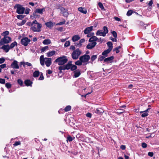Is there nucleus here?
<instances>
[{
    "mask_svg": "<svg viewBox=\"0 0 159 159\" xmlns=\"http://www.w3.org/2000/svg\"><path fill=\"white\" fill-rule=\"evenodd\" d=\"M5 59L3 57H2L0 58V64L4 63L5 61Z\"/></svg>",
    "mask_w": 159,
    "mask_h": 159,
    "instance_id": "nucleus-50",
    "label": "nucleus"
},
{
    "mask_svg": "<svg viewBox=\"0 0 159 159\" xmlns=\"http://www.w3.org/2000/svg\"><path fill=\"white\" fill-rule=\"evenodd\" d=\"M3 45L1 48V49L4 50L6 52H8L10 49L9 45H5L4 44Z\"/></svg>",
    "mask_w": 159,
    "mask_h": 159,
    "instance_id": "nucleus-13",
    "label": "nucleus"
},
{
    "mask_svg": "<svg viewBox=\"0 0 159 159\" xmlns=\"http://www.w3.org/2000/svg\"><path fill=\"white\" fill-rule=\"evenodd\" d=\"M68 59L65 56L59 57L55 60L56 62L58 63L59 65H63L66 63Z\"/></svg>",
    "mask_w": 159,
    "mask_h": 159,
    "instance_id": "nucleus-3",
    "label": "nucleus"
},
{
    "mask_svg": "<svg viewBox=\"0 0 159 159\" xmlns=\"http://www.w3.org/2000/svg\"><path fill=\"white\" fill-rule=\"evenodd\" d=\"M103 34H104L103 33V31H102V30H98L97 31L96 33V35L97 36L100 35V36H103Z\"/></svg>",
    "mask_w": 159,
    "mask_h": 159,
    "instance_id": "nucleus-30",
    "label": "nucleus"
},
{
    "mask_svg": "<svg viewBox=\"0 0 159 159\" xmlns=\"http://www.w3.org/2000/svg\"><path fill=\"white\" fill-rule=\"evenodd\" d=\"M74 139L75 137L72 138L70 136H68L67 137V140L69 141V142H71Z\"/></svg>",
    "mask_w": 159,
    "mask_h": 159,
    "instance_id": "nucleus-35",
    "label": "nucleus"
},
{
    "mask_svg": "<svg viewBox=\"0 0 159 159\" xmlns=\"http://www.w3.org/2000/svg\"><path fill=\"white\" fill-rule=\"evenodd\" d=\"M96 42H93L88 43L86 46V48L89 49H91L93 48L96 45Z\"/></svg>",
    "mask_w": 159,
    "mask_h": 159,
    "instance_id": "nucleus-12",
    "label": "nucleus"
},
{
    "mask_svg": "<svg viewBox=\"0 0 159 159\" xmlns=\"http://www.w3.org/2000/svg\"><path fill=\"white\" fill-rule=\"evenodd\" d=\"M73 73L74 74V76L75 78L78 77L81 74L80 71L78 70L74 71Z\"/></svg>",
    "mask_w": 159,
    "mask_h": 159,
    "instance_id": "nucleus-22",
    "label": "nucleus"
},
{
    "mask_svg": "<svg viewBox=\"0 0 159 159\" xmlns=\"http://www.w3.org/2000/svg\"><path fill=\"white\" fill-rule=\"evenodd\" d=\"M140 25L141 26H143V28L144 29H146L147 25H146L143 22H142V21L140 22Z\"/></svg>",
    "mask_w": 159,
    "mask_h": 159,
    "instance_id": "nucleus-46",
    "label": "nucleus"
},
{
    "mask_svg": "<svg viewBox=\"0 0 159 159\" xmlns=\"http://www.w3.org/2000/svg\"><path fill=\"white\" fill-rule=\"evenodd\" d=\"M105 57H104L103 55L101 56L100 55L99 56V58H98V61H102L103 60H104V58H105Z\"/></svg>",
    "mask_w": 159,
    "mask_h": 159,
    "instance_id": "nucleus-41",
    "label": "nucleus"
},
{
    "mask_svg": "<svg viewBox=\"0 0 159 159\" xmlns=\"http://www.w3.org/2000/svg\"><path fill=\"white\" fill-rule=\"evenodd\" d=\"M110 39L113 42H116L117 41L116 39V38H114L112 37H111L110 38Z\"/></svg>",
    "mask_w": 159,
    "mask_h": 159,
    "instance_id": "nucleus-62",
    "label": "nucleus"
},
{
    "mask_svg": "<svg viewBox=\"0 0 159 159\" xmlns=\"http://www.w3.org/2000/svg\"><path fill=\"white\" fill-rule=\"evenodd\" d=\"M30 40L28 38L25 37L23 38L20 41L21 43L24 46H26L30 42Z\"/></svg>",
    "mask_w": 159,
    "mask_h": 159,
    "instance_id": "nucleus-8",
    "label": "nucleus"
},
{
    "mask_svg": "<svg viewBox=\"0 0 159 159\" xmlns=\"http://www.w3.org/2000/svg\"><path fill=\"white\" fill-rule=\"evenodd\" d=\"M113 36L115 38H117V34L116 32L115 31H113L111 32Z\"/></svg>",
    "mask_w": 159,
    "mask_h": 159,
    "instance_id": "nucleus-40",
    "label": "nucleus"
},
{
    "mask_svg": "<svg viewBox=\"0 0 159 159\" xmlns=\"http://www.w3.org/2000/svg\"><path fill=\"white\" fill-rule=\"evenodd\" d=\"M86 116L87 117L91 118L92 117V115L91 113L88 112L86 114Z\"/></svg>",
    "mask_w": 159,
    "mask_h": 159,
    "instance_id": "nucleus-57",
    "label": "nucleus"
},
{
    "mask_svg": "<svg viewBox=\"0 0 159 159\" xmlns=\"http://www.w3.org/2000/svg\"><path fill=\"white\" fill-rule=\"evenodd\" d=\"M104 111L101 108H97L95 111V113L99 115H101L103 113Z\"/></svg>",
    "mask_w": 159,
    "mask_h": 159,
    "instance_id": "nucleus-17",
    "label": "nucleus"
},
{
    "mask_svg": "<svg viewBox=\"0 0 159 159\" xmlns=\"http://www.w3.org/2000/svg\"><path fill=\"white\" fill-rule=\"evenodd\" d=\"M82 63L83 62L81 61L80 60H78L77 61H76L75 63V64L76 65L78 66H80L82 65Z\"/></svg>",
    "mask_w": 159,
    "mask_h": 159,
    "instance_id": "nucleus-39",
    "label": "nucleus"
},
{
    "mask_svg": "<svg viewBox=\"0 0 159 159\" xmlns=\"http://www.w3.org/2000/svg\"><path fill=\"white\" fill-rule=\"evenodd\" d=\"M90 57L89 55L85 54L81 56L80 57L79 60L81 61L83 63H85L87 62L90 59Z\"/></svg>",
    "mask_w": 159,
    "mask_h": 159,
    "instance_id": "nucleus-9",
    "label": "nucleus"
},
{
    "mask_svg": "<svg viewBox=\"0 0 159 159\" xmlns=\"http://www.w3.org/2000/svg\"><path fill=\"white\" fill-rule=\"evenodd\" d=\"M11 66L13 69H18L19 68V66L18 64V62L15 60H14L11 63Z\"/></svg>",
    "mask_w": 159,
    "mask_h": 159,
    "instance_id": "nucleus-11",
    "label": "nucleus"
},
{
    "mask_svg": "<svg viewBox=\"0 0 159 159\" xmlns=\"http://www.w3.org/2000/svg\"><path fill=\"white\" fill-rule=\"evenodd\" d=\"M16 8V12L18 14H23L25 12V8L21 5H16L14 7V8Z\"/></svg>",
    "mask_w": 159,
    "mask_h": 159,
    "instance_id": "nucleus-4",
    "label": "nucleus"
},
{
    "mask_svg": "<svg viewBox=\"0 0 159 159\" xmlns=\"http://www.w3.org/2000/svg\"><path fill=\"white\" fill-rule=\"evenodd\" d=\"M26 22V20H23L21 21V22L17 23V25L19 26H22L25 24Z\"/></svg>",
    "mask_w": 159,
    "mask_h": 159,
    "instance_id": "nucleus-36",
    "label": "nucleus"
},
{
    "mask_svg": "<svg viewBox=\"0 0 159 159\" xmlns=\"http://www.w3.org/2000/svg\"><path fill=\"white\" fill-rule=\"evenodd\" d=\"M32 27L31 30L34 32H39L41 31L42 27L41 24L38 23L36 20H34L32 23H30Z\"/></svg>",
    "mask_w": 159,
    "mask_h": 159,
    "instance_id": "nucleus-2",
    "label": "nucleus"
},
{
    "mask_svg": "<svg viewBox=\"0 0 159 159\" xmlns=\"http://www.w3.org/2000/svg\"><path fill=\"white\" fill-rule=\"evenodd\" d=\"M44 79V76L43 75V74L42 73L40 75V76L39 78V80H43Z\"/></svg>",
    "mask_w": 159,
    "mask_h": 159,
    "instance_id": "nucleus-52",
    "label": "nucleus"
},
{
    "mask_svg": "<svg viewBox=\"0 0 159 159\" xmlns=\"http://www.w3.org/2000/svg\"><path fill=\"white\" fill-rule=\"evenodd\" d=\"M40 75V72L39 70H36L33 73V76L34 78L38 77Z\"/></svg>",
    "mask_w": 159,
    "mask_h": 159,
    "instance_id": "nucleus-28",
    "label": "nucleus"
},
{
    "mask_svg": "<svg viewBox=\"0 0 159 159\" xmlns=\"http://www.w3.org/2000/svg\"><path fill=\"white\" fill-rule=\"evenodd\" d=\"M107 45L108 47L107 49L111 51L113 48V44L111 42H108L107 43Z\"/></svg>",
    "mask_w": 159,
    "mask_h": 159,
    "instance_id": "nucleus-21",
    "label": "nucleus"
},
{
    "mask_svg": "<svg viewBox=\"0 0 159 159\" xmlns=\"http://www.w3.org/2000/svg\"><path fill=\"white\" fill-rule=\"evenodd\" d=\"M70 42L69 41H66L65 44H64V46L65 47H67L70 46Z\"/></svg>",
    "mask_w": 159,
    "mask_h": 159,
    "instance_id": "nucleus-48",
    "label": "nucleus"
},
{
    "mask_svg": "<svg viewBox=\"0 0 159 159\" xmlns=\"http://www.w3.org/2000/svg\"><path fill=\"white\" fill-rule=\"evenodd\" d=\"M87 35L88 37H91L94 34V33H89Z\"/></svg>",
    "mask_w": 159,
    "mask_h": 159,
    "instance_id": "nucleus-59",
    "label": "nucleus"
},
{
    "mask_svg": "<svg viewBox=\"0 0 159 159\" xmlns=\"http://www.w3.org/2000/svg\"><path fill=\"white\" fill-rule=\"evenodd\" d=\"M111 51L107 49L102 52V55L106 57H107V54L109 53Z\"/></svg>",
    "mask_w": 159,
    "mask_h": 159,
    "instance_id": "nucleus-27",
    "label": "nucleus"
},
{
    "mask_svg": "<svg viewBox=\"0 0 159 159\" xmlns=\"http://www.w3.org/2000/svg\"><path fill=\"white\" fill-rule=\"evenodd\" d=\"M11 41V39L10 37H5L2 39L0 41V45L2 46L5 44H8Z\"/></svg>",
    "mask_w": 159,
    "mask_h": 159,
    "instance_id": "nucleus-6",
    "label": "nucleus"
},
{
    "mask_svg": "<svg viewBox=\"0 0 159 159\" xmlns=\"http://www.w3.org/2000/svg\"><path fill=\"white\" fill-rule=\"evenodd\" d=\"M85 41V40L84 39H81L80 40L79 44L80 45H82V43H84Z\"/></svg>",
    "mask_w": 159,
    "mask_h": 159,
    "instance_id": "nucleus-56",
    "label": "nucleus"
},
{
    "mask_svg": "<svg viewBox=\"0 0 159 159\" xmlns=\"http://www.w3.org/2000/svg\"><path fill=\"white\" fill-rule=\"evenodd\" d=\"M103 32L104 34H103V36L105 37L106 36V34L108 33V30L106 26H104L103 27Z\"/></svg>",
    "mask_w": 159,
    "mask_h": 159,
    "instance_id": "nucleus-23",
    "label": "nucleus"
},
{
    "mask_svg": "<svg viewBox=\"0 0 159 159\" xmlns=\"http://www.w3.org/2000/svg\"><path fill=\"white\" fill-rule=\"evenodd\" d=\"M5 86L7 89H10V88L11 87V85L9 83H7L6 84H5Z\"/></svg>",
    "mask_w": 159,
    "mask_h": 159,
    "instance_id": "nucleus-45",
    "label": "nucleus"
},
{
    "mask_svg": "<svg viewBox=\"0 0 159 159\" xmlns=\"http://www.w3.org/2000/svg\"><path fill=\"white\" fill-rule=\"evenodd\" d=\"M9 34V32L8 31H6L3 32L1 34V35L2 36H3L4 37H7V36Z\"/></svg>",
    "mask_w": 159,
    "mask_h": 159,
    "instance_id": "nucleus-32",
    "label": "nucleus"
},
{
    "mask_svg": "<svg viewBox=\"0 0 159 159\" xmlns=\"http://www.w3.org/2000/svg\"><path fill=\"white\" fill-rule=\"evenodd\" d=\"M17 43L16 41L12 43L10 46V49H12L15 47V46H17Z\"/></svg>",
    "mask_w": 159,
    "mask_h": 159,
    "instance_id": "nucleus-31",
    "label": "nucleus"
},
{
    "mask_svg": "<svg viewBox=\"0 0 159 159\" xmlns=\"http://www.w3.org/2000/svg\"><path fill=\"white\" fill-rule=\"evenodd\" d=\"M81 52H82L81 50L79 49L74 50L71 54L72 58L73 59H77L81 54Z\"/></svg>",
    "mask_w": 159,
    "mask_h": 159,
    "instance_id": "nucleus-5",
    "label": "nucleus"
},
{
    "mask_svg": "<svg viewBox=\"0 0 159 159\" xmlns=\"http://www.w3.org/2000/svg\"><path fill=\"white\" fill-rule=\"evenodd\" d=\"M98 38L95 36H93L89 39V41L90 42H96L97 41Z\"/></svg>",
    "mask_w": 159,
    "mask_h": 159,
    "instance_id": "nucleus-20",
    "label": "nucleus"
},
{
    "mask_svg": "<svg viewBox=\"0 0 159 159\" xmlns=\"http://www.w3.org/2000/svg\"><path fill=\"white\" fill-rule=\"evenodd\" d=\"M30 9L29 8H27L25 10V14H28L29 13Z\"/></svg>",
    "mask_w": 159,
    "mask_h": 159,
    "instance_id": "nucleus-64",
    "label": "nucleus"
},
{
    "mask_svg": "<svg viewBox=\"0 0 159 159\" xmlns=\"http://www.w3.org/2000/svg\"><path fill=\"white\" fill-rule=\"evenodd\" d=\"M93 28L92 26L86 28L84 31V34H88L93 30Z\"/></svg>",
    "mask_w": 159,
    "mask_h": 159,
    "instance_id": "nucleus-14",
    "label": "nucleus"
},
{
    "mask_svg": "<svg viewBox=\"0 0 159 159\" xmlns=\"http://www.w3.org/2000/svg\"><path fill=\"white\" fill-rule=\"evenodd\" d=\"M98 6L101 9H102L103 8H104L101 2H99L98 3Z\"/></svg>",
    "mask_w": 159,
    "mask_h": 159,
    "instance_id": "nucleus-63",
    "label": "nucleus"
},
{
    "mask_svg": "<svg viewBox=\"0 0 159 159\" xmlns=\"http://www.w3.org/2000/svg\"><path fill=\"white\" fill-rule=\"evenodd\" d=\"M6 64H3L0 65V68L2 69H3L6 67Z\"/></svg>",
    "mask_w": 159,
    "mask_h": 159,
    "instance_id": "nucleus-55",
    "label": "nucleus"
},
{
    "mask_svg": "<svg viewBox=\"0 0 159 159\" xmlns=\"http://www.w3.org/2000/svg\"><path fill=\"white\" fill-rule=\"evenodd\" d=\"M48 46H45L42 48L41 49L42 52H44L46 50L48 49Z\"/></svg>",
    "mask_w": 159,
    "mask_h": 159,
    "instance_id": "nucleus-42",
    "label": "nucleus"
},
{
    "mask_svg": "<svg viewBox=\"0 0 159 159\" xmlns=\"http://www.w3.org/2000/svg\"><path fill=\"white\" fill-rule=\"evenodd\" d=\"M118 113L121 114L124 112V110L122 109H119L117 110Z\"/></svg>",
    "mask_w": 159,
    "mask_h": 159,
    "instance_id": "nucleus-58",
    "label": "nucleus"
},
{
    "mask_svg": "<svg viewBox=\"0 0 159 159\" xmlns=\"http://www.w3.org/2000/svg\"><path fill=\"white\" fill-rule=\"evenodd\" d=\"M133 13V11L131 10H129L127 12L126 15L128 16H129L132 15Z\"/></svg>",
    "mask_w": 159,
    "mask_h": 159,
    "instance_id": "nucleus-47",
    "label": "nucleus"
},
{
    "mask_svg": "<svg viewBox=\"0 0 159 159\" xmlns=\"http://www.w3.org/2000/svg\"><path fill=\"white\" fill-rule=\"evenodd\" d=\"M24 83L27 86H30L31 87L32 86V84L33 83L30 80H26L25 81Z\"/></svg>",
    "mask_w": 159,
    "mask_h": 159,
    "instance_id": "nucleus-18",
    "label": "nucleus"
},
{
    "mask_svg": "<svg viewBox=\"0 0 159 159\" xmlns=\"http://www.w3.org/2000/svg\"><path fill=\"white\" fill-rule=\"evenodd\" d=\"M144 113H143L141 115V116L143 117H144L147 116L148 115V114L146 112H144Z\"/></svg>",
    "mask_w": 159,
    "mask_h": 159,
    "instance_id": "nucleus-54",
    "label": "nucleus"
},
{
    "mask_svg": "<svg viewBox=\"0 0 159 159\" xmlns=\"http://www.w3.org/2000/svg\"><path fill=\"white\" fill-rule=\"evenodd\" d=\"M71 107L70 106H67L64 109V110L65 111H68L70 110L71 109Z\"/></svg>",
    "mask_w": 159,
    "mask_h": 159,
    "instance_id": "nucleus-33",
    "label": "nucleus"
},
{
    "mask_svg": "<svg viewBox=\"0 0 159 159\" xmlns=\"http://www.w3.org/2000/svg\"><path fill=\"white\" fill-rule=\"evenodd\" d=\"M97 57V55H92L91 57V60L93 61L95 60Z\"/></svg>",
    "mask_w": 159,
    "mask_h": 159,
    "instance_id": "nucleus-38",
    "label": "nucleus"
},
{
    "mask_svg": "<svg viewBox=\"0 0 159 159\" xmlns=\"http://www.w3.org/2000/svg\"><path fill=\"white\" fill-rule=\"evenodd\" d=\"M78 10L79 11L83 14H86L87 13V10L85 8L80 7L78 8Z\"/></svg>",
    "mask_w": 159,
    "mask_h": 159,
    "instance_id": "nucleus-19",
    "label": "nucleus"
},
{
    "mask_svg": "<svg viewBox=\"0 0 159 159\" xmlns=\"http://www.w3.org/2000/svg\"><path fill=\"white\" fill-rule=\"evenodd\" d=\"M121 48V47L120 46H119L118 47H117L115 48H114L113 49V51H116V53H118L119 52V49L120 48Z\"/></svg>",
    "mask_w": 159,
    "mask_h": 159,
    "instance_id": "nucleus-37",
    "label": "nucleus"
},
{
    "mask_svg": "<svg viewBox=\"0 0 159 159\" xmlns=\"http://www.w3.org/2000/svg\"><path fill=\"white\" fill-rule=\"evenodd\" d=\"M43 43L44 45H48L51 43V41L49 39H46L43 41Z\"/></svg>",
    "mask_w": 159,
    "mask_h": 159,
    "instance_id": "nucleus-29",
    "label": "nucleus"
},
{
    "mask_svg": "<svg viewBox=\"0 0 159 159\" xmlns=\"http://www.w3.org/2000/svg\"><path fill=\"white\" fill-rule=\"evenodd\" d=\"M41 65L42 66L44 65V62L47 66L49 67L52 63V59L51 58H44L43 55H41L39 58Z\"/></svg>",
    "mask_w": 159,
    "mask_h": 159,
    "instance_id": "nucleus-1",
    "label": "nucleus"
},
{
    "mask_svg": "<svg viewBox=\"0 0 159 159\" xmlns=\"http://www.w3.org/2000/svg\"><path fill=\"white\" fill-rule=\"evenodd\" d=\"M21 144V143L20 141H16L15 142V143L13 144L14 146H17L18 145H20Z\"/></svg>",
    "mask_w": 159,
    "mask_h": 159,
    "instance_id": "nucleus-49",
    "label": "nucleus"
},
{
    "mask_svg": "<svg viewBox=\"0 0 159 159\" xmlns=\"http://www.w3.org/2000/svg\"><path fill=\"white\" fill-rule=\"evenodd\" d=\"M80 39V38L78 35H75L73 36L72 40L73 42H75L79 40Z\"/></svg>",
    "mask_w": 159,
    "mask_h": 159,
    "instance_id": "nucleus-26",
    "label": "nucleus"
},
{
    "mask_svg": "<svg viewBox=\"0 0 159 159\" xmlns=\"http://www.w3.org/2000/svg\"><path fill=\"white\" fill-rule=\"evenodd\" d=\"M25 16L23 15H17L16 16L17 18L18 19L22 20L24 18Z\"/></svg>",
    "mask_w": 159,
    "mask_h": 159,
    "instance_id": "nucleus-34",
    "label": "nucleus"
},
{
    "mask_svg": "<svg viewBox=\"0 0 159 159\" xmlns=\"http://www.w3.org/2000/svg\"><path fill=\"white\" fill-rule=\"evenodd\" d=\"M45 25L47 27L49 28H52L54 25L53 23L51 21L46 23Z\"/></svg>",
    "mask_w": 159,
    "mask_h": 159,
    "instance_id": "nucleus-25",
    "label": "nucleus"
},
{
    "mask_svg": "<svg viewBox=\"0 0 159 159\" xmlns=\"http://www.w3.org/2000/svg\"><path fill=\"white\" fill-rule=\"evenodd\" d=\"M142 146L143 148H146L147 147V144L145 143H143L142 144Z\"/></svg>",
    "mask_w": 159,
    "mask_h": 159,
    "instance_id": "nucleus-60",
    "label": "nucleus"
},
{
    "mask_svg": "<svg viewBox=\"0 0 159 159\" xmlns=\"http://www.w3.org/2000/svg\"><path fill=\"white\" fill-rule=\"evenodd\" d=\"M71 62V61H69L66 65H63L62 66H59L58 69L60 70V73L61 72L62 70H65L69 69L70 68V66L72 65Z\"/></svg>",
    "mask_w": 159,
    "mask_h": 159,
    "instance_id": "nucleus-7",
    "label": "nucleus"
},
{
    "mask_svg": "<svg viewBox=\"0 0 159 159\" xmlns=\"http://www.w3.org/2000/svg\"><path fill=\"white\" fill-rule=\"evenodd\" d=\"M148 155L150 157H152L153 155V153L152 152H149L148 153Z\"/></svg>",
    "mask_w": 159,
    "mask_h": 159,
    "instance_id": "nucleus-61",
    "label": "nucleus"
},
{
    "mask_svg": "<svg viewBox=\"0 0 159 159\" xmlns=\"http://www.w3.org/2000/svg\"><path fill=\"white\" fill-rule=\"evenodd\" d=\"M5 83V80L4 79L0 78V83L4 84Z\"/></svg>",
    "mask_w": 159,
    "mask_h": 159,
    "instance_id": "nucleus-51",
    "label": "nucleus"
},
{
    "mask_svg": "<svg viewBox=\"0 0 159 159\" xmlns=\"http://www.w3.org/2000/svg\"><path fill=\"white\" fill-rule=\"evenodd\" d=\"M77 68V66L76 65H73L71 66H70V69L71 70H76Z\"/></svg>",
    "mask_w": 159,
    "mask_h": 159,
    "instance_id": "nucleus-44",
    "label": "nucleus"
},
{
    "mask_svg": "<svg viewBox=\"0 0 159 159\" xmlns=\"http://www.w3.org/2000/svg\"><path fill=\"white\" fill-rule=\"evenodd\" d=\"M114 58V57L111 56L110 57H108L104 59V61L108 63H111L112 61V60Z\"/></svg>",
    "mask_w": 159,
    "mask_h": 159,
    "instance_id": "nucleus-15",
    "label": "nucleus"
},
{
    "mask_svg": "<svg viewBox=\"0 0 159 159\" xmlns=\"http://www.w3.org/2000/svg\"><path fill=\"white\" fill-rule=\"evenodd\" d=\"M17 83L18 84H20V86H22L23 84V81L21 79H19L18 80Z\"/></svg>",
    "mask_w": 159,
    "mask_h": 159,
    "instance_id": "nucleus-43",
    "label": "nucleus"
},
{
    "mask_svg": "<svg viewBox=\"0 0 159 159\" xmlns=\"http://www.w3.org/2000/svg\"><path fill=\"white\" fill-rule=\"evenodd\" d=\"M45 11L44 8H37L35 11L37 13H39L40 14L42 15L43 13V12Z\"/></svg>",
    "mask_w": 159,
    "mask_h": 159,
    "instance_id": "nucleus-16",
    "label": "nucleus"
},
{
    "mask_svg": "<svg viewBox=\"0 0 159 159\" xmlns=\"http://www.w3.org/2000/svg\"><path fill=\"white\" fill-rule=\"evenodd\" d=\"M65 22H66V20H64L62 21L59 22V23H57V25H63L65 24Z\"/></svg>",
    "mask_w": 159,
    "mask_h": 159,
    "instance_id": "nucleus-53",
    "label": "nucleus"
},
{
    "mask_svg": "<svg viewBox=\"0 0 159 159\" xmlns=\"http://www.w3.org/2000/svg\"><path fill=\"white\" fill-rule=\"evenodd\" d=\"M58 9H59L61 12L63 14V16L65 17H67L68 15V13L67 12V9L63 7H60Z\"/></svg>",
    "mask_w": 159,
    "mask_h": 159,
    "instance_id": "nucleus-10",
    "label": "nucleus"
},
{
    "mask_svg": "<svg viewBox=\"0 0 159 159\" xmlns=\"http://www.w3.org/2000/svg\"><path fill=\"white\" fill-rule=\"evenodd\" d=\"M56 53L55 51L53 50L51 51H49L47 53V56L48 57H50L52 56H53Z\"/></svg>",
    "mask_w": 159,
    "mask_h": 159,
    "instance_id": "nucleus-24",
    "label": "nucleus"
}]
</instances>
